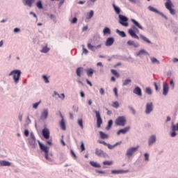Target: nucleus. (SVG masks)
<instances>
[{"label":"nucleus","mask_w":178,"mask_h":178,"mask_svg":"<svg viewBox=\"0 0 178 178\" xmlns=\"http://www.w3.org/2000/svg\"><path fill=\"white\" fill-rule=\"evenodd\" d=\"M95 2H97V0H88L87 1V6H88V8H91V6H94V3H95Z\"/></svg>","instance_id":"c9c22d12"},{"label":"nucleus","mask_w":178,"mask_h":178,"mask_svg":"<svg viewBox=\"0 0 178 178\" xmlns=\"http://www.w3.org/2000/svg\"><path fill=\"white\" fill-rule=\"evenodd\" d=\"M131 83V79H127L124 81H123L122 86H129Z\"/></svg>","instance_id":"a18cd8bd"},{"label":"nucleus","mask_w":178,"mask_h":178,"mask_svg":"<svg viewBox=\"0 0 178 178\" xmlns=\"http://www.w3.org/2000/svg\"><path fill=\"white\" fill-rule=\"evenodd\" d=\"M99 133L100 138H102V140H105L109 138V136H108V134L104 133L103 131H99Z\"/></svg>","instance_id":"f704fd0d"},{"label":"nucleus","mask_w":178,"mask_h":178,"mask_svg":"<svg viewBox=\"0 0 178 178\" xmlns=\"http://www.w3.org/2000/svg\"><path fill=\"white\" fill-rule=\"evenodd\" d=\"M88 19H91L92 17V16H94V11L93 10H90L88 15Z\"/></svg>","instance_id":"680f3d73"},{"label":"nucleus","mask_w":178,"mask_h":178,"mask_svg":"<svg viewBox=\"0 0 178 178\" xmlns=\"http://www.w3.org/2000/svg\"><path fill=\"white\" fill-rule=\"evenodd\" d=\"M70 152H71V156H73L74 159H76L77 156H76V153H74V151H73V149H71Z\"/></svg>","instance_id":"0e129e2a"},{"label":"nucleus","mask_w":178,"mask_h":178,"mask_svg":"<svg viewBox=\"0 0 178 178\" xmlns=\"http://www.w3.org/2000/svg\"><path fill=\"white\" fill-rule=\"evenodd\" d=\"M134 94H136V95H138V97H142L143 96V92L141 90V88L139 86H136L134 90H133Z\"/></svg>","instance_id":"a211bd4d"},{"label":"nucleus","mask_w":178,"mask_h":178,"mask_svg":"<svg viewBox=\"0 0 178 178\" xmlns=\"http://www.w3.org/2000/svg\"><path fill=\"white\" fill-rule=\"evenodd\" d=\"M86 151V146H84V142H81V152Z\"/></svg>","instance_id":"bf43d9fd"},{"label":"nucleus","mask_w":178,"mask_h":178,"mask_svg":"<svg viewBox=\"0 0 178 178\" xmlns=\"http://www.w3.org/2000/svg\"><path fill=\"white\" fill-rule=\"evenodd\" d=\"M168 10L170 11V15H172V16H175V15H176V10L171 8Z\"/></svg>","instance_id":"e2e57ef3"},{"label":"nucleus","mask_w":178,"mask_h":178,"mask_svg":"<svg viewBox=\"0 0 178 178\" xmlns=\"http://www.w3.org/2000/svg\"><path fill=\"white\" fill-rule=\"evenodd\" d=\"M78 124L80 126L81 129H84V125H83V119L78 120Z\"/></svg>","instance_id":"3c124183"},{"label":"nucleus","mask_w":178,"mask_h":178,"mask_svg":"<svg viewBox=\"0 0 178 178\" xmlns=\"http://www.w3.org/2000/svg\"><path fill=\"white\" fill-rule=\"evenodd\" d=\"M72 24H76V23H77V18L76 17H74L72 21H71Z\"/></svg>","instance_id":"774afa93"},{"label":"nucleus","mask_w":178,"mask_h":178,"mask_svg":"<svg viewBox=\"0 0 178 178\" xmlns=\"http://www.w3.org/2000/svg\"><path fill=\"white\" fill-rule=\"evenodd\" d=\"M145 92L148 95H152V90L151 89V88H145Z\"/></svg>","instance_id":"8fccbe9b"},{"label":"nucleus","mask_w":178,"mask_h":178,"mask_svg":"<svg viewBox=\"0 0 178 178\" xmlns=\"http://www.w3.org/2000/svg\"><path fill=\"white\" fill-rule=\"evenodd\" d=\"M90 165H91V166L93 168H101V165L96 161H90Z\"/></svg>","instance_id":"e433bc0d"},{"label":"nucleus","mask_w":178,"mask_h":178,"mask_svg":"<svg viewBox=\"0 0 178 178\" xmlns=\"http://www.w3.org/2000/svg\"><path fill=\"white\" fill-rule=\"evenodd\" d=\"M93 112L96 115L97 127L99 128L102 124V118H101V113H99V111L97 110H94Z\"/></svg>","instance_id":"9d476101"},{"label":"nucleus","mask_w":178,"mask_h":178,"mask_svg":"<svg viewBox=\"0 0 178 178\" xmlns=\"http://www.w3.org/2000/svg\"><path fill=\"white\" fill-rule=\"evenodd\" d=\"M10 165H12L11 162L5 160H0V166H10Z\"/></svg>","instance_id":"a878e982"},{"label":"nucleus","mask_w":178,"mask_h":178,"mask_svg":"<svg viewBox=\"0 0 178 178\" xmlns=\"http://www.w3.org/2000/svg\"><path fill=\"white\" fill-rule=\"evenodd\" d=\"M172 132L170 134V137H175L177 136L176 131H178V122L176 124V125L173 124L172 126Z\"/></svg>","instance_id":"4468645a"},{"label":"nucleus","mask_w":178,"mask_h":178,"mask_svg":"<svg viewBox=\"0 0 178 178\" xmlns=\"http://www.w3.org/2000/svg\"><path fill=\"white\" fill-rule=\"evenodd\" d=\"M136 56H140L141 58V56H144V55H149V53H148V51H147V50L142 49L140 50H139L138 52L136 53Z\"/></svg>","instance_id":"6ab92c4d"},{"label":"nucleus","mask_w":178,"mask_h":178,"mask_svg":"<svg viewBox=\"0 0 178 178\" xmlns=\"http://www.w3.org/2000/svg\"><path fill=\"white\" fill-rule=\"evenodd\" d=\"M113 108H115V109H118L119 108V102H114L112 104Z\"/></svg>","instance_id":"4d7b16f0"},{"label":"nucleus","mask_w":178,"mask_h":178,"mask_svg":"<svg viewBox=\"0 0 178 178\" xmlns=\"http://www.w3.org/2000/svg\"><path fill=\"white\" fill-rule=\"evenodd\" d=\"M113 92L115 94V97H116L118 98V97H119V95L118 94V88H113Z\"/></svg>","instance_id":"69168bd1"},{"label":"nucleus","mask_w":178,"mask_h":178,"mask_svg":"<svg viewBox=\"0 0 178 178\" xmlns=\"http://www.w3.org/2000/svg\"><path fill=\"white\" fill-rule=\"evenodd\" d=\"M144 156H145L144 161H145V162H148L149 161V154L145 153Z\"/></svg>","instance_id":"603ef678"},{"label":"nucleus","mask_w":178,"mask_h":178,"mask_svg":"<svg viewBox=\"0 0 178 178\" xmlns=\"http://www.w3.org/2000/svg\"><path fill=\"white\" fill-rule=\"evenodd\" d=\"M103 165L111 166V165H113V161H105L103 162Z\"/></svg>","instance_id":"09e8293b"},{"label":"nucleus","mask_w":178,"mask_h":178,"mask_svg":"<svg viewBox=\"0 0 178 178\" xmlns=\"http://www.w3.org/2000/svg\"><path fill=\"white\" fill-rule=\"evenodd\" d=\"M123 173H129V170H111V175H123Z\"/></svg>","instance_id":"f3484780"},{"label":"nucleus","mask_w":178,"mask_h":178,"mask_svg":"<svg viewBox=\"0 0 178 178\" xmlns=\"http://www.w3.org/2000/svg\"><path fill=\"white\" fill-rule=\"evenodd\" d=\"M138 148H140V146H136V147H131L129 148H128L127 149V152H126V156L127 158H131L133 156V154L135 153V152H137V150L138 149Z\"/></svg>","instance_id":"39448f33"},{"label":"nucleus","mask_w":178,"mask_h":178,"mask_svg":"<svg viewBox=\"0 0 178 178\" xmlns=\"http://www.w3.org/2000/svg\"><path fill=\"white\" fill-rule=\"evenodd\" d=\"M35 0H22V3L25 6H29V8H31L33 6V3H34Z\"/></svg>","instance_id":"412c9836"},{"label":"nucleus","mask_w":178,"mask_h":178,"mask_svg":"<svg viewBox=\"0 0 178 178\" xmlns=\"http://www.w3.org/2000/svg\"><path fill=\"white\" fill-rule=\"evenodd\" d=\"M103 34L104 35H111V29H109V27H105L103 30Z\"/></svg>","instance_id":"7c9ffc66"},{"label":"nucleus","mask_w":178,"mask_h":178,"mask_svg":"<svg viewBox=\"0 0 178 178\" xmlns=\"http://www.w3.org/2000/svg\"><path fill=\"white\" fill-rule=\"evenodd\" d=\"M41 104V100H40L38 102H36L33 104V109H37L38 108V106Z\"/></svg>","instance_id":"6e6d98bb"},{"label":"nucleus","mask_w":178,"mask_h":178,"mask_svg":"<svg viewBox=\"0 0 178 178\" xmlns=\"http://www.w3.org/2000/svg\"><path fill=\"white\" fill-rule=\"evenodd\" d=\"M97 143H99V144H103V145H105L106 147H108V149L109 148H112V147L111 146V144L109 143H106V142L104 141V140H97Z\"/></svg>","instance_id":"4c0bfd02"},{"label":"nucleus","mask_w":178,"mask_h":178,"mask_svg":"<svg viewBox=\"0 0 178 178\" xmlns=\"http://www.w3.org/2000/svg\"><path fill=\"white\" fill-rule=\"evenodd\" d=\"M119 21L118 23L124 27H129V18L123 15H118Z\"/></svg>","instance_id":"20e7f679"},{"label":"nucleus","mask_w":178,"mask_h":178,"mask_svg":"<svg viewBox=\"0 0 178 178\" xmlns=\"http://www.w3.org/2000/svg\"><path fill=\"white\" fill-rule=\"evenodd\" d=\"M113 42H115V39L113 38H108L105 42V45L106 47H111V45H113Z\"/></svg>","instance_id":"4be33fe9"},{"label":"nucleus","mask_w":178,"mask_h":178,"mask_svg":"<svg viewBox=\"0 0 178 178\" xmlns=\"http://www.w3.org/2000/svg\"><path fill=\"white\" fill-rule=\"evenodd\" d=\"M8 76H13V80L15 84H19L22 76V71L20 70H14L8 74Z\"/></svg>","instance_id":"f257e3e1"},{"label":"nucleus","mask_w":178,"mask_h":178,"mask_svg":"<svg viewBox=\"0 0 178 178\" xmlns=\"http://www.w3.org/2000/svg\"><path fill=\"white\" fill-rule=\"evenodd\" d=\"M42 79L46 84H48V83H49V76H47V75H42Z\"/></svg>","instance_id":"79ce46f5"},{"label":"nucleus","mask_w":178,"mask_h":178,"mask_svg":"<svg viewBox=\"0 0 178 178\" xmlns=\"http://www.w3.org/2000/svg\"><path fill=\"white\" fill-rule=\"evenodd\" d=\"M130 131V126L126 127L124 129H120L117 132L118 136H120V134H126Z\"/></svg>","instance_id":"2eb2a0df"},{"label":"nucleus","mask_w":178,"mask_h":178,"mask_svg":"<svg viewBox=\"0 0 178 178\" xmlns=\"http://www.w3.org/2000/svg\"><path fill=\"white\" fill-rule=\"evenodd\" d=\"M129 34L132 37V38H136V40H140V37L136 34V32L133 29H129L128 31Z\"/></svg>","instance_id":"b1692460"},{"label":"nucleus","mask_w":178,"mask_h":178,"mask_svg":"<svg viewBox=\"0 0 178 178\" xmlns=\"http://www.w3.org/2000/svg\"><path fill=\"white\" fill-rule=\"evenodd\" d=\"M122 143V141L115 143L113 145H111V148H109V149H113L115 147H118V145H120Z\"/></svg>","instance_id":"864d4df0"},{"label":"nucleus","mask_w":178,"mask_h":178,"mask_svg":"<svg viewBox=\"0 0 178 178\" xmlns=\"http://www.w3.org/2000/svg\"><path fill=\"white\" fill-rule=\"evenodd\" d=\"M111 72L112 73V74L115 76V77H120V74H119V72H118V71H116V70H111Z\"/></svg>","instance_id":"49530a36"},{"label":"nucleus","mask_w":178,"mask_h":178,"mask_svg":"<svg viewBox=\"0 0 178 178\" xmlns=\"http://www.w3.org/2000/svg\"><path fill=\"white\" fill-rule=\"evenodd\" d=\"M84 70V67H79L76 70V74L78 77H81V73H83V71Z\"/></svg>","instance_id":"393cba45"},{"label":"nucleus","mask_w":178,"mask_h":178,"mask_svg":"<svg viewBox=\"0 0 178 178\" xmlns=\"http://www.w3.org/2000/svg\"><path fill=\"white\" fill-rule=\"evenodd\" d=\"M87 45L88 49H90V51H92L93 52H95V51H97L95 46L91 44V43H88Z\"/></svg>","instance_id":"a19ab883"},{"label":"nucleus","mask_w":178,"mask_h":178,"mask_svg":"<svg viewBox=\"0 0 178 178\" xmlns=\"http://www.w3.org/2000/svg\"><path fill=\"white\" fill-rule=\"evenodd\" d=\"M147 9L150 12H153L154 13H157V15H160V16H161V17H163L164 19H165V20H168V17H166V15H165L163 13H162L161 12L158 10L156 8L152 7V6H149L147 7Z\"/></svg>","instance_id":"0eeeda50"},{"label":"nucleus","mask_w":178,"mask_h":178,"mask_svg":"<svg viewBox=\"0 0 178 178\" xmlns=\"http://www.w3.org/2000/svg\"><path fill=\"white\" fill-rule=\"evenodd\" d=\"M48 108H44L40 115L41 120H47V119H48Z\"/></svg>","instance_id":"9b49d317"},{"label":"nucleus","mask_w":178,"mask_h":178,"mask_svg":"<svg viewBox=\"0 0 178 178\" xmlns=\"http://www.w3.org/2000/svg\"><path fill=\"white\" fill-rule=\"evenodd\" d=\"M165 6L168 10L172 9V6H173V3L170 0H167V2L165 3Z\"/></svg>","instance_id":"2f4dec72"},{"label":"nucleus","mask_w":178,"mask_h":178,"mask_svg":"<svg viewBox=\"0 0 178 178\" xmlns=\"http://www.w3.org/2000/svg\"><path fill=\"white\" fill-rule=\"evenodd\" d=\"M60 127L61 129V130H66V122H65V119H62L60 121Z\"/></svg>","instance_id":"c756f323"},{"label":"nucleus","mask_w":178,"mask_h":178,"mask_svg":"<svg viewBox=\"0 0 178 178\" xmlns=\"http://www.w3.org/2000/svg\"><path fill=\"white\" fill-rule=\"evenodd\" d=\"M150 60L154 65H160L161 64V62L159 60H157V58L155 57H151Z\"/></svg>","instance_id":"72a5a7b5"},{"label":"nucleus","mask_w":178,"mask_h":178,"mask_svg":"<svg viewBox=\"0 0 178 178\" xmlns=\"http://www.w3.org/2000/svg\"><path fill=\"white\" fill-rule=\"evenodd\" d=\"M42 134L45 140H49V129L44 128L42 131Z\"/></svg>","instance_id":"dca6fc26"},{"label":"nucleus","mask_w":178,"mask_h":178,"mask_svg":"<svg viewBox=\"0 0 178 178\" xmlns=\"http://www.w3.org/2000/svg\"><path fill=\"white\" fill-rule=\"evenodd\" d=\"M38 143L39 144L40 149L42 152H44V158L47 159V161H49V162H52V159L49 157V147L45 146L44 144H42L40 140H38Z\"/></svg>","instance_id":"f03ea898"},{"label":"nucleus","mask_w":178,"mask_h":178,"mask_svg":"<svg viewBox=\"0 0 178 178\" xmlns=\"http://www.w3.org/2000/svg\"><path fill=\"white\" fill-rule=\"evenodd\" d=\"M28 143L31 148H37V139L35 138V135H34L33 132L30 133V136L28 138Z\"/></svg>","instance_id":"7ed1b4c3"},{"label":"nucleus","mask_w":178,"mask_h":178,"mask_svg":"<svg viewBox=\"0 0 178 178\" xmlns=\"http://www.w3.org/2000/svg\"><path fill=\"white\" fill-rule=\"evenodd\" d=\"M85 72L88 77H92L95 70H94L92 68H88L85 70Z\"/></svg>","instance_id":"5701e85b"},{"label":"nucleus","mask_w":178,"mask_h":178,"mask_svg":"<svg viewBox=\"0 0 178 178\" xmlns=\"http://www.w3.org/2000/svg\"><path fill=\"white\" fill-rule=\"evenodd\" d=\"M131 22L138 27V29H140V30H144V28L134 19H131Z\"/></svg>","instance_id":"cd10ccee"},{"label":"nucleus","mask_w":178,"mask_h":178,"mask_svg":"<svg viewBox=\"0 0 178 178\" xmlns=\"http://www.w3.org/2000/svg\"><path fill=\"white\" fill-rule=\"evenodd\" d=\"M154 111V103L148 102L146 104L145 113L146 115H149Z\"/></svg>","instance_id":"6e6552de"},{"label":"nucleus","mask_w":178,"mask_h":178,"mask_svg":"<svg viewBox=\"0 0 178 178\" xmlns=\"http://www.w3.org/2000/svg\"><path fill=\"white\" fill-rule=\"evenodd\" d=\"M156 143V135H152L149 137L148 139V145L149 147H151V145H154Z\"/></svg>","instance_id":"ddd939ff"},{"label":"nucleus","mask_w":178,"mask_h":178,"mask_svg":"<svg viewBox=\"0 0 178 178\" xmlns=\"http://www.w3.org/2000/svg\"><path fill=\"white\" fill-rule=\"evenodd\" d=\"M113 124V120H109L108 122V125L106 127V130H111V127H112Z\"/></svg>","instance_id":"37998d69"},{"label":"nucleus","mask_w":178,"mask_h":178,"mask_svg":"<svg viewBox=\"0 0 178 178\" xmlns=\"http://www.w3.org/2000/svg\"><path fill=\"white\" fill-rule=\"evenodd\" d=\"M168 94H169V84L164 82L163 83V95H164V97H166Z\"/></svg>","instance_id":"f8f14e48"},{"label":"nucleus","mask_w":178,"mask_h":178,"mask_svg":"<svg viewBox=\"0 0 178 178\" xmlns=\"http://www.w3.org/2000/svg\"><path fill=\"white\" fill-rule=\"evenodd\" d=\"M127 44L129 47H134V48H138L140 47V43L135 42L134 40H128Z\"/></svg>","instance_id":"aec40b11"},{"label":"nucleus","mask_w":178,"mask_h":178,"mask_svg":"<svg viewBox=\"0 0 178 178\" xmlns=\"http://www.w3.org/2000/svg\"><path fill=\"white\" fill-rule=\"evenodd\" d=\"M40 52L42 54H48V52H49V47H48V45L46 44L44 47H43L40 50Z\"/></svg>","instance_id":"473e14b6"},{"label":"nucleus","mask_w":178,"mask_h":178,"mask_svg":"<svg viewBox=\"0 0 178 178\" xmlns=\"http://www.w3.org/2000/svg\"><path fill=\"white\" fill-rule=\"evenodd\" d=\"M140 38H141V40H143V41H144V42H146V44H152V42H151V40H148V38L147 37L144 36V35H140Z\"/></svg>","instance_id":"bb28decb"},{"label":"nucleus","mask_w":178,"mask_h":178,"mask_svg":"<svg viewBox=\"0 0 178 178\" xmlns=\"http://www.w3.org/2000/svg\"><path fill=\"white\" fill-rule=\"evenodd\" d=\"M24 134L25 137H29L30 132L29 131L28 129H25L24 131Z\"/></svg>","instance_id":"338daca9"},{"label":"nucleus","mask_w":178,"mask_h":178,"mask_svg":"<svg viewBox=\"0 0 178 178\" xmlns=\"http://www.w3.org/2000/svg\"><path fill=\"white\" fill-rule=\"evenodd\" d=\"M128 109L131 111V112L132 113V115H136V110L134 109V108H133V106H128Z\"/></svg>","instance_id":"5fc2aeb1"},{"label":"nucleus","mask_w":178,"mask_h":178,"mask_svg":"<svg viewBox=\"0 0 178 178\" xmlns=\"http://www.w3.org/2000/svg\"><path fill=\"white\" fill-rule=\"evenodd\" d=\"M131 22L138 27V29H140V30H144V28L134 19H131Z\"/></svg>","instance_id":"c85d7f7f"},{"label":"nucleus","mask_w":178,"mask_h":178,"mask_svg":"<svg viewBox=\"0 0 178 178\" xmlns=\"http://www.w3.org/2000/svg\"><path fill=\"white\" fill-rule=\"evenodd\" d=\"M95 155L99 158H108V154H106L104 150L101 149H95Z\"/></svg>","instance_id":"1a4fd4ad"},{"label":"nucleus","mask_w":178,"mask_h":178,"mask_svg":"<svg viewBox=\"0 0 178 178\" xmlns=\"http://www.w3.org/2000/svg\"><path fill=\"white\" fill-rule=\"evenodd\" d=\"M170 86L172 90H175V81H173V79H170Z\"/></svg>","instance_id":"13d9d810"},{"label":"nucleus","mask_w":178,"mask_h":178,"mask_svg":"<svg viewBox=\"0 0 178 178\" xmlns=\"http://www.w3.org/2000/svg\"><path fill=\"white\" fill-rule=\"evenodd\" d=\"M116 33H117V34L120 35V37H122L123 38H124V37H126V33H124V31H120L119 29H116Z\"/></svg>","instance_id":"ea45409f"},{"label":"nucleus","mask_w":178,"mask_h":178,"mask_svg":"<svg viewBox=\"0 0 178 178\" xmlns=\"http://www.w3.org/2000/svg\"><path fill=\"white\" fill-rule=\"evenodd\" d=\"M113 9H114L116 15H120V12H121L120 8L116 6V5H115V4H113Z\"/></svg>","instance_id":"58836bf2"},{"label":"nucleus","mask_w":178,"mask_h":178,"mask_svg":"<svg viewBox=\"0 0 178 178\" xmlns=\"http://www.w3.org/2000/svg\"><path fill=\"white\" fill-rule=\"evenodd\" d=\"M47 16H49V18L51 19V20H52L54 22V23H56V17H55V15H54L53 14H47Z\"/></svg>","instance_id":"de8ad7c7"},{"label":"nucleus","mask_w":178,"mask_h":178,"mask_svg":"<svg viewBox=\"0 0 178 178\" xmlns=\"http://www.w3.org/2000/svg\"><path fill=\"white\" fill-rule=\"evenodd\" d=\"M36 6L38 9H43L42 1L41 0L38 1L36 2Z\"/></svg>","instance_id":"c03bdc74"},{"label":"nucleus","mask_w":178,"mask_h":178,"mask_svg":"<svg viewBox=\"0 0 178 178\" xmlns=\"http://www.w3.org/2000/svg\"><path fill=\"white\" fill-rule=\"evenodd\" d=\"M126 116L122 115V116H119L116 120H115V124L117 126H126V122H127Z\"/></svg>","instance_id":"423d86ee"},{"label":"nucleus","mask_w":178,"mask_h":178,"mask_svg":"<svg viewBox=\"0 0 178 178\" xmlns=\"http://www.w3.org/2000/svg\"><path fill=\"white\" fill-rule=\"evenodd\" d=\"M83 48H82V54H84V55H88V50H87V49H86L84 47V45L82 46Z\"/></svg>","instance_id":"052dcab7"}]
</instances>
